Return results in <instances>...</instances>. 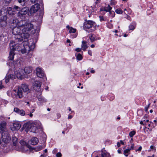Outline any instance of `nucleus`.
Listing matches in <instances>:
<instances>
[{
	"instance_id": "nucleus-60",
	"label": "nucleus",
	"mask_w": 157,
	"mask_h": 157,
	"mask_svg": "<svg viewBox=\"0 0 157 157\" xmlns=\"http://www.w3.org/2000/svg\"><path fill=\"white\" fill-rule=\"evenodd\" d=\"M120 143L122 144V145H124V142L123 141L121 140H120Z\"/></svg>"
},
{
	"instance_id": "nucleus-9",
	"label": "nucleus",
	"mask_w": 157,
	"mask_h": 157,
	"mask_svg": "<svg viewBox=\"0 0 157 157\" xmlns=\"http://www.w3.org/2000/svg\"><path fill=\"white\" fill-rule=\"evenodd\" d=\"M40 9V5L38 4H36L32 6L30 9V12L31 14L36 13Z\"/></svg>"
},
{
	"instance_id": "nucleus-24",
	"label": "nucleus",
	"mask_w": 157,
	"mask_h": 157,
	"mask_svg": "<svg viewBox=\"0 0 157 157\" xmlns=\"http://www.w3.org/2000/svg\"><path fill=\"white\" fill-rule=\"evenodd\" d=\"M7 25V22L0 21V26L2 27H5Z\"/></svg>"
},
{
	"instance_id": "nucleus-62",
	"label": "nucleus",
	"mask_w": 157,
	"mask_h": 157,
	"mask_svg": "<svg viewBox=\"0 0 157 157\" xmlns=\"http://www.w3.org/2000/svg\"><path fill=\"white\" fill-rule=\"evenodd\" d=\"M133 141V138H131V140L130 141V143L132 142Z\"/></svg>"
},
{
	"instance_id": "nucleus-40",
	"label": "nucleus",
	"mask_w": 157,
	"mask_h": 157,
	"mask_svg": "<svg viewBox=\"0 0 157 157\" xmlns=\"http://www.w3.org/2000/svg\"><path fill=\"white\" fill-rule=\"evenodd\" d=\"M13 9L16 10L17 11H20L21 9L18 6H13Z\"/></svg>"
},
{
	"instance_id": "nucleus-47",
	"label": "nucleus",
	"mask_w": 157,
	"mask_h": 157,
	"mask_svg": "<svg viewBox=\"0 0 157 157\" xmlns=\"http://www.w3.org/2000/svg\"><path fill=\"white\" fill-rule=\"evenodd\" d=\"M4 87V86L2 85V82L1 81H0V89H2Z\"/></svg>"
},
{
	"instance_id": "nucleus-26",
	"label": "nucleus",
	"mask_w": 157,
	"mask_h": 157,
	"mask_svg": "<svg viewBox=\"0 0 157 157\" xmlns=\"http://www.w3.org/2000/svg\"><path fill=\"white\" fill-rule=\"evenodd\" d=\"M19 3L22 6H24L25 4L26 0H18Z\"/></svg>"
},
{
	"instance_id": "nucleus-22",
	"label": "nucleus",
	"mask_w": 157,
	"mask_h": 157,
	"mask_svg": "<svg viewBox=\"0 0 157 157\" xmlns=\"http://www.w3.org/2000/svg\"><path fill=\"white\" fill-rule=\"evenodd\" d=\"M8 76L10 79H13L16 78V77L18 78L20 77V75H17V76H16L13 74H10L8 75Z\"/></svg>"
},
{
	"instance_id": "nucleus-34",
	"label": "nucleus",
	"mask_w": 157,
	"mask_h": 157,
	"mask_svg": "<svg viewBox=\"0 0 157 157\" xmlns=\"http://www.w3.org/2000/svg\"><path fill=\"white\" fill-rule=\"evenodd\" d=\"M31 2L33 3H35L38 2H40L42 0H30Z\"/></svg>"
},
{
	"instance_id": "nucleus-5",
	"label": "nucleus",
	"mask_w": 157,
	"mask_h": 157,
	"mask_svg": "<svg viewBox=\"0 0 157 157\" xmlns=\"http://www.w3.org/2000/svg\"><path fill=\"white\" fill-rule=\"evenodd\" d=\"M16 44H15L14 41H11L10 43V52L9 56L8 58L10 60H13L14 58V56L15 55L14 53V50L16 49Z\"/></svg>"
},
{
	"instance_id": "nucleus-21",
	"label": "nucleus",
	"mask_w": 157,
	"mask_h": 157,
	"mask_svg": "<svg viewBox=\"0 0 157 157\" xmlns=\"http://www.w3.org/2000/svg\"><path fill=\"white\" fill-rule=\"evenodd\" d=\"M7 12L8 14L11 15H13L14 14V11H13L12 8L8 7L7 8Z\"/></svg>"
},
{
	"instance_id": "nucleus-10",
	"label": "nucleus",
	"mask_w": 157,
	"mask_h": 157,
	"mask_svg": "<svg viewBox=\"0 0 157 157\" xmlns=\"http://www.w3.org/2000/svg\"><path fill=\"white\" fill-rule=\"evenodd\" d=\"M29 11V8L27 7H24L21 9L18 13V15L19 17H21L24 15L26 14Z\"/></svg>"
},
{
	"instance_id": "nucleus-49",
	"label": "nucleus",
	"mask_w": 157,
	"mask_h": 157,
	"mask_svg": "<svg viewBox=\"0 0 157 157\" xmlns=\"http://www.w3.org/2000/svg\"><path fill=\"white\" fill-rule=\"evenodd\" d=\"M142 147L141 146H140L139 148H138V149H137L136 150V151H140L142 149Z\"/></svg>"
},
{
	"instance_id": "nucleus-44",
	"label": "nucleus",
	"mask_w": 157,
	"mask_h": 157,
	"mask_svg": "<svg viewBox=\"0 0 157 157\" xmlns=\"http://www.w3.org/2000/svg\"><path fill=\"white\" fill-rule=\"evenodd\" d=\"M56 156L57 157H61L62 156V154L60 152H58L57 153Z\"/></svg>"
},
{
	"instance_id": "nucleus-19",
	"label": "nucleus",
	"mask_w": 157,
	"mask_h": 157,
	"mask_svg": "<svg viewBox=\"0 0 157 157\" xmlns=\"http://www.w3.org/2000/svg\"><path fill=\"white\" fill-rule=\"evenodd\" d=\"M32 68L31 67H26L24 69V71L25 73L27 74H29L32 71Z\"/></svg>"
},
{
	"instance_id": "nucleus-17",
	"label": "nucleus",
	"mask_w": 157,
	"mask_h": 157,
	"mask_svg": "<svg viewBox=\"0 0 157 157\" xmlns=\"http://www.w3.org/2000/svg\"><path fill=\"white\" fill-rule=\"evenodd\" d=\"M38 142V140L36 137L33 138L30 140V144L34 145H36Z\"/></svg>"
},
{
	"instance_id": "nucleus-53",
	"label": "nucleus",
	"mask_w": 157,
	"mask_h": 157,
	"mask_svg": "<svg viewBox=\"0 0 157 157\" xmlns=\"http://www.w3.org/2000/svg\"><path fill=\"white\" fill-rule=\"evenodd\" d=\"M57 117L58 118H59L61 117V115L59 113L57 114Z\"/></svg>"
},
{
	"instance_id": "nucleus-64",
	"label": "nucleus",
	"mask_w": 157,
	"mask_h": 157,
	"mask_svg": "<svg viewBox=\"0 0 157 157\" xmlns=\"http://www.w3.org/2000/svg\"><path fill=\"white\" fill-rule=\"evenodd\" d=\"M66 28L68 29H70V28H70V27L69 25L67 26Z\"/></svg>"
},
{
	"instance_id": "nucleus-20",
	"label": "nucleus",
	"mask_w": 157,
	"mask_h": 157,
	"mask_svg": "<svg viewBox=\"0 0 157 157\" xmlns=\"http://www.w3.org/2000/svg\"><path fill=\"white\" fill-rule=\"evenodd\" d=\"M112 8L110 6L108 5V6L106 7V8H105V9L104 10L106 11V12L107 11H109V13L110 14L113 13V14L114 13V12L113 11L112 12L111 11H110V10L112 9Z\"/></svg>"
},
{
	"instance_id": "nucleus-48",
	"label": "nucleus",
	"mask_w": 157,
	"mask_h": 157,
	"mask_svg": "<svg viewBox=\"0 0 157 157\" xmlns=\"http://www.w3.org/2000/svg\"><path fill=\"white\" fill-rule=\"evenodd\" d=\"M81 50V49L80 48H77L75 49V51L77 52H80Z\"/></svg>"
},
{
	"instance_id": "nucleus-55",
	"label": "nucleus",
	"mask_w": 157,
	"mask_h": 157,
	"mask_svg": "<svg viewBox=\"0 0 157 157\" xmlns=\"http://www.w3.org/2000/svg\"><path fill=\"white\" fill-rule=\"evenodd\" d=\"M150 148L151 149H154L155 148V150H156V149H155V147L153 145L151 146L150 147Z\"/></svg>"
},
{
	"instance_id": "nucleus-32",
	"label": "nucleus",
	"mask_w": 157,
	"mask_h": 157,
	"mask_svg": "<svg viewBox=\"0 0 157 157\" xmlns=\"http://www.w3.org/2000/svg\"><path fill=\"white\" fill-rule=\"evenodd\" d=\"M76 31V29H74L72 27H71L70 29L69 32L70 33H75Z\"/></svg>"
},
{
	"instance_id": "nucleus-56",
	"label": "nucleus",
	"mask_w": 157,
	"mask_h": 157,
	"mask_svg": "<svg viewBox=\"0 0 157 157\" xmlns=\"http://www.w3.org/2000/svg\"><path fill=\"white\" fill-rule=\"evenodd\" d=\"M32 52H31L29 54H28V56H29V57H31L32 56Z\"/></svg>"
},
{
	"instance_id": "nucleus-13",
	"label": "nucleus",
	"mask_w": 157,
	"mask_h": 157,
	"mask_svg": "<svg viewBox=\"0 0 157 157\" xmlns=\"http://www.w3.org/2000/svg\"><path fill=\"white\" fill-rule=\"evenodd\" d=\"M6 123L5 121H3L0 124V132H7L6 128Z\"/></svg>"
},
{
	"instance_id": "nucleus-33",
	"label": "nucleus",
	"mask_w": 157,
	"mask_h": 157,
	"mask_svg": "<svg viewBox=\"0 0 157 157\" xmlns=\"http://www.w3.org/2000/svg\"><path fill=\"white\" fill-rule=\"evenodd\" d=\"M4 0V4L6 5H9L11 2V1L12 0Z\"/></svg>"
},
{
	"instance_id": "nucleus-61",
	"label": "nucleus",
	"mask_w": 157,
	"mask_h": 157,
	"mask_svg": "<svg viewBox=\"0 0 157 157\" xmlns=\"http://www.w3.org/2000/svg\"><path fill=\"white\" fill-rule=\"evenodd\" d=\"M44 151L45 153H47L48 151L47 149H46Z\"/></svg>"
},
{
	"instance_id": "nucleus-18",
	"label": "nucleus",
	"mask_w": 157,
	"mask_h": 157,
	"mask_svg": "<svg viewBox=\"0 0 157 157\" xmlns=\"http://www.w3.org/2000/svg\"><path fill=\"white\" fill-rule=\"evenodd\" d=\"M86 43L87 42L85 41L84 40L82 41L81 47L82 49L84 51H86L88 48V46L86 44Z\"/></svg>"
},
{
	"instance_id": "nucleus-3",
	"label": "nucleus",
	"mask_w": 157,
	"mask_h": 157,
	"mask_svg": "<svg viewBox=\"0 0 157 157\" xmlns=\"http://www.w3.org/2000/svg\"><path fill=\"white\" fill-rule=\"evenodd\" d=\"M11 95L13 98L16 99H20L22 98L24 95L21 87L18 86L17 88L13 90L11 92Z\"/></svg>"
},
{
	"instance_id": "nucleus-41",
	"label": "nucleus",
	"mask_w": 157,
	"mask_h": 157,
	"mask_svg": "<svg viewBox=\"0 0 157 157\" xmlns=\"http://www.w3.org/2000/svg\"><path fill=\"white\" fill-rule=\"evenodd\" d=\"M20 143L21 145H25L26 144V142L23 140H21Z\"/></svg>"
},
{
	"instance_id": "nucleus-59",
	"label": "nucleus",
	"mask_w": 157,
	"mask_h": 157,
	"mask_svg": "<svg viewBox=\"0 0 157 157\" xmlns=\"http://www.w3.org/2000/svg\"><path fill=\"white\" fill-rule=\"evenodd\" d=\"M90 72L91 73H94L95 72V71L94 70H92L91 71H90Z\"/></svg>"
},
{
	"instance_id": "nucleus-54",
	"label": "nucleus",
	"mask_w": 157,
	"mask_h": 157,
	"mask_svg": "<svg viewBox=\"0 0 157 157\" xmlns=\"http://www.w3.org/2000/svg\"><path fill=\"white\" fill-rule=\"evenodd\" d=\"M72 117H73V116L72 115H69L68 116V119H71L72 118Z\"/></svg>"
},
{
	"instance_id": "nucleus-52",
	"label": "nucleus",
	"mask_w": 157,
	"mask_h": 157,
	"mask_svg": "<svg viewBox=\"0 0 157 157\" xmlns=\"http://www.w3.org/2000/svg\"><path fill=\"white\" fill-rule=\"evenodd\" d=\"M126 18L127 19L131 21V18L129 16H127Z\"/></svg>"
},
{
	"instance_id": "nucleus-2",
	"label": "nucleus",
	"mask_w": 157,
	"mask_h": 157,
	"mask_svg": "<svg viewBox=\"0 0 157 157\" xmlns=\"http://www.w3.org/2000/svg\"><path fill=\"white\" fill-rule=\"evenodd\" d=\"M21 28L18 26L13 27L12 33L15 35L14 37L15 39L16 42H24V37L22 34L23 33H21V30H22Z\"/></svg>"
},
{
	"instance_id": "nucleus-27",
	"label": "nucleus",
	"mask_w": 157,
	"mask_h": 157,
	"mask_svg": "<svg viewBox=\"0 0 157 157\" xmlns=\"http://www.w3.org/2000/svg\"><path fill=\"white\" fill-rule=\"evenodd\" d=\"M17 138L16 137H13L12 138V141L13 142V144L14 146H16L17 141Z\"/></svg>"
},
{
	"instance_id": "nucleus-63",
	"label": "nucleus",
	"mask_w": 157,
	"mask_h": 157,
	"mask_svg": "<svg viewBox=\"0 0 157 157\" xmlns=\"http://www.w3.org/2000/svg\"><path fill=\"white\" fill-rule=\"evenodd\" d=\"M140 124H142V125H144V124H143V121H141L140 122Z\"/></svg>"
},
{
	"instance_id": "nucleus-14",
	"label": "nucleus",
	"mask_w": 157,
	"mask_h": 157,
	"mask_svg": "<svg viewBox=\"0 0 157 157\" xmlns=\"http://www.w3.org/2000/svg\"><path fill=\"white\" fill-rule=\"evenodd\" d=\"M20 87H21V90H22L24 93H26L27 94H28V93L29 92V89L28 85L27 84H22Z\"/></svg>"
},
{
	"instance_id": "nucleus-35",
	"label": "nucleus",
	"mask_w": 157,
	"mask_h": 157,
	"mask_svg": "<svg viewBox=\"0 0 157 157\" xmlns=\"http://www.w3.org/2000/svg\"><path fill=\"white\" fill-rule=\"evenodd\" d=\"M109 155V154L105 153V152H103V151H102L101 156V157H108L107 155Z\"/></svg>"
},
{
	"instance_id": "nucleus-50",
	"label": "nucleus",
	"mask_w": 157,
	"mask_h": 157,
	"mask_svg": "<svg viewBox=\"0 0 157 157\" xmlns=\"http://www.w3.org/2000/svg\"><path fill=\"white\" fill-rule=\"evenodd\" d=\"M88 53L90 55V56H92V54L91 51V50H89L88 51Z\"/></svg>"
},
{
	"instance_id": "nucleus-28",
	"label": "nucleus",
	"mask_w": 157,
	"mask_h": 157,
	"mask_svg": "<svg viewBox=\"0 0 157 157\" xmlns=\"http://www.w3.org/2000/svg\"><path fill=\"white\" fill-rule=\"evenodd\" d=\"M76 59L78 60H81L82 58V57L81 54L80 53L78 54L76 56Z\"/></svg>"
},
{
	"instance_id": "nucleus-42",
	"label": "nucleus",
	"mask_w": 157,
	"mask_h": 157,
	"mask_svg": "<svg viewBox=\"0 0 157 157\" xmlns=\"http://www.w3.org/2000/svg\"><path fill=\"white\" fill-rule=\"evenodd\" d=\"M10 79V78L8 75H7L6 76L5 78V82L6 83H7L9 82Z\"/></svg>"
},
{
	"instance_id": "nucleus-4",
	"label": "nucleus",
	"mask_w": 157,
	"mask_h": 157,
	"mask_svg": "<svg viewBox=\"0 0 157 157\" xmlns=\"http://www.w3.org/2000/svg\"><path fill=\"white\" fill-rule=\"evenodd\" d=\"M84 27L85 29H89V32H92L96 29V23L93 21L88 20L84 23Z\"/></svg>"
},
{
	"instance_id": "nucleus-12",
	"label": "nucleus",
	"mask_w": 157,
	"mask_h": 157,
	"mask_svg": "<svg viewBox=\"0 0 157 157\" xmlns=\"http://www.w3.org/2000/svg\"><path fill=\"white\" fill-rule=\"evenodd\" d=\"M21 127V125L18 122H15L13 123V126L11 128L12 131H14L19 130Z\"/></svg>"
},
{
	"instance_id": "nucleus-37",
	"label": "nucleus",
	"mask_w": 157,
	"mask_h": 157,
	"mask_svg": "<svg viewBox=\"0 0 157 157\" xmlns=\"http://www.w3.org/2000/svg\"><path fill=\"white\" fill-rule=\"evenodd\" d=\"M28 51H32V50L34 48V44H33V45H32L28 47Z\"/></svg>"
},
{
	"instance_id": "nucleus-51",
	"label": "nucleus",
	"mask_w": 157,
	"mask_h": 157,
	"mask_svg": "<svg viewBox=\"0 0 157 157\" xmlns=\"http://www.w3.org/2000/svg\"><path fill=\"white\" fill-rule=\"evenodd\" d=\"M47 155V154H42L41 155L40 157H44V156H46Z\"/></svg>"
},
{
	"instance_id": "nucleus-39",
	"label": "nucleus",
	"mask_w": 157,
	"mask_h": 157,
	"mask_svg": "<svg viewBox=\"0 0 157 157\" xmlns=\"http://www.w3.org/2000/svg\"><path fill=\"white\" fill-rule=\"evenodd\" d=\"M35 110V109H31V111H30V114L29 115L30 117H32L33 116V114L32 113H34Z\"/></svg>"
},
{
	"instance_id": "nucleus-23",
	"label": "nucleus",
	"mask_w": 157,
	"mask_h": 157,
	"mask_svg": "<svg viewBox=\"0 0 157 157\" xmlns=\"http://www.w3.org/2000/svg\"><path fill=\"white\" fill-rule=\"evenodd\" d=\"M130 150L128 149H127L124 150L123 154L126 157H127L130 154Z\"/></svg>"
},
{
	"instance_id": "nucleus-11",
	"label": "nucleus",
	"mask_w": 157,
	"mask_h": 157,
	"mask_svg": "<svg viewBox=\"0 0 157 157\" xmlns=\"http://www.w3.org/2000/svg\"><path fill=\"white\" fill-rule=\"evenodd\" d=\"M36 74L38 77L40 78H43L44 77V73L41 69L40 67H37L36 70Z\"/></svg>"
},
{
	"instance_id": "nucleus-38",
	"label": "nucleus",
	"mask_w": 157,
	"mask_h": 157,
	"mask_svg": "<svg viewBox=\"0 0 157 157\" xmlns=\"http://www.w3.org/2000/svg\"><path fill=\"white\" fill-rule=\"evenodd\" d=\"M115 12L118 14H122L123 11L120 9H117L116 10Z\"/></svg>"
},
{
	"instance_id": "nucleus-29",
	"label": "nucleus",
	"mask_w": 157,
	"mask_h": 157,
	"mask_svg": "<svg viewBox=\"0 0 157 157\" xmlns=\"http://www.w3.org/2000/svg\"><path fill=\"white\" fill-rule=\"evenodd\" d=\"M7 20V17L4 15L2 16L0 18V21H6Z\"/></svg>"
},
{
	"instance_id": "nucleus-8",
	"label": "nucleus",
	"mask_w": 157,
	"mask_h": 157,
	"mask_svg": "<svg viewBox=\"0 0 157 157\" xmlns=\"http://www.w3.org/2000/svg\"><path fill=\"white\" fill-rule=\"evenodd\" d=\"M41 85V83L40 82L36 81L33 84V86L34 89L37 92H41L40 87Z\"/></svg>"
},
{
	"instance_id": "nucleus-45",
	"label": "nucleus",
	"mask_w": 157,
	"mask_h": 157,
	"mask_svg": "<svg viewBox=\"0 0 157 157\" xmlns=\"http://www.w3.org/2000/svg\"><path fill=\"white\" fill-rule=\"evenodd\" d=\"M100 20L101 21H104L105 20L104 17L103 16H99Z\"/></svg>"
},
{
	"instance_id": "nucleus-36",
	"label": "nucleus",
	"mask_w": 157,
	"mask_h": 157,
	"mask_svg": "<svg viewBox=\"0 0 157 157\" xmlns=\"http://www.w3.org/2000/svg\"><path fill=\"white\" fill-rule=\"evenodd\" d=\"M129 30H133L135 29V26L134 25L131 24L129 27Z\"/></svg>"
},
{
	"instance_id": "nucleus-1",
	"label": "nucleus",
	"mask_w": 157,
	"mask_h": 157,
	"mask_svg": "<svg viewBox=\"0 0 157 157\" xmlns=\"http://www.w3.org/2000/svg\"><path fill=\"white\" fill-rule=\"evenodd\" d=\"M19 27L21 28L22 35L24 37V41L26 42L28 40L29 35L28 32L33 28V25L30 23H27L25 21H21L19 24Z\"/></svg>"
},
{
	"instance_id": "nucleus-7",
	"label": "nucleus",
	"mask_w": 157,
	"mask_h": 157,
	"mask_svg": "<svg viewBox=\"0 0 157 157\" xmlns=\"http://www.w3.org/2000/svg\"><path fill=\"white\" fill-rule=\"evenodd\" d=\"M1 133L2 141L5 143H9L11 140V137L8 132H5Z\"/></svg>"
},
{
	"instance_id": "nucleus-57",
	"label": "nucleus",
	"mask_w": 157,
	"mask_h": 157,
	"mask_svg": "<svg viewBox=\"0 0 157 157\" xmlns=\"http://www.w3.org/2000/svg\"><path fill=\"white\" fill-rule=\"evenodd\" d=\"M117 145L118 147H119L121 146L120 143L119 142H118L117 143Z\"/></svg>"
},
{
	"instance_id": "nucleus-25",
	"label": "nucleus",
	"mask_w": 157,
	"mask_h": 157,
	"mask_svg": "<svg viewBox=\"0 0 157 157\" xmlns=\"http://www.w3.org/2000/svg\"><path fill=\"white\" fill-rule=\"evenodd\" d=\"M38 100L42 102H45L46 101V100L43 97L40 95L39 97H38Z\"/></svg>"
},
{
	"instance_id": "nucleus-31",
	"label": "nucleus",
	"mask_w": 157,
	"mask_h": 157,
	"mask_svg": "<svg viewBox=\"0 0 157 157\" xmlns=\"http://www.w3.org/2000/svg\"><path fill=\"white\" fill-rule=\"evenodd\" d=\"M136 134V132L135 131H132L129 133V136L130 137H132Z\"/></svg>"
},
{
	"instance_id": "nucleus-46",
	"label": "nucleus",
	"mask_w": 157,
	"mask_h": 157,
	"mask_svg": "<svg viewBox=\"0 0 157 157\" xmlns=\"http://www.w3.org/2000/svg\"><path fill=\"white\" fill-rule=\"evenodd\" d=\"M37 151H39L41 150L42 149V147L41 146H39L37 147Z\"/></svg>"
},
{
	"instance_id": "nucleus-16",
	"label": "nucleus",
	"mask_w": 157,
	"mask_h": 157,
	"mask_svg": "<svg viewBox=\"0 0 157 157\" xmlns=\"http://www.w3.org/2000/svg\"><path fill=\"white\" fill-rule=\"evenodd\" d=\"M14 111L22 116L24 115L25 113V111L23 109L20 110L19 109H14Z\"/></svg>"
},
{
	"instance_id": "nucleus-6",
	"label": "nucleus",
	"mask_w": 157,
	"mask_h": 157,
	"mask_svg": "<svg viewBox=\"0 0 157 157\" xmlns=\"http://www.w3.org/2000/svg\"><path fill=\"white\" fill-rule=\"evenodd\" d=\"M23 128L25 129V131L27 132L29 131L31 132H35L36 129V127L28 122L25 123L24 124Z\"/></svg>"
},
{
	"instance_id": "nucleus-30",
	"label": "nucleus",
	"mask_w": 157,
	"mask_h": 157,
	"mask_svg": "<svg viewBox=\"0 0 157 157\" xmlns=\"http://www.w3.org/2000/svg\"><path fill=\"white\" fill-rule=\"evenodd\" d=\"M89 38L91 42H93L95 40V39L93 36V34H90L89 36Z\"/></svg>"
},
{
	"instance_id": "nucleus-15",
	"label": "nucleus",
	"mask_w": 157,
	"mask_h": 157,
	"mask_svg": "<svg viewBox=\"0 0 157 157\" xmlns=\"http://www.w3.org/2000/svg\"><path fill=\"white\" fill-rule=\"evenodd\" d=\"M20 23V21H19L18 19H14L11 22L12 26H13V27L17 26L19 27V24Z\"/></svg>"
},
{
	"instance_id": "nucleus-58",
	"label": "nucleus",
	"mask_w": 157,
	"mask_h": 157,
	"mask_svg": "<svg viewBox=\"0 0 157 157\" xmlns=\"http://www.w3.org/2000/svg\"><path fill=\"white\" fill-rule=\"evenodd\" d=\"M32 109H27V110L28 111V112L27 111H26L27 113H30V111H31Z\"/></svg>"
},
{
	"instance_id": "nucleus-43",
	"label": "nucleus",
	"mask_w": 157,
	"mask_h": 157,
	"mask_svg": "<svg viewBox=\"0 0 157 157\" xmlns=\"http://www.w3.org/2000/svg\"><path fill=\"white\" fill-rule=\"evenodd\" d=\"M131 147L129 148V149H128L130 150V151L131 150H133L134 149V144H131Z\"/></svg>"
}]
</instances>
